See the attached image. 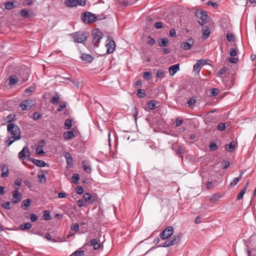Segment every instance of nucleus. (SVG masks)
Wrapping results in <instances>:
<instances>
[{"label":"nucleus","mask_w":256,"mask_h":256,"mask_svg":"<svg viewBox=\"0 0 256 256\" xmlns=\"http://www.w3.org/2000/svg\"><path fill=\"white\" fill-rule=\"evenodd\" d=\"M96 15L86 12L82 14L81 19L85 24H90L96 22Z\"/></svg>","instance_id":"obj_3"},{"label":"nucleus","mask_w":256,"mask_h":256,"mask_svg":"<svg viewBox=\"0 0 256 256\" xmlns=\"http://www.w3.org/2000/svg\"><path fill=\"white\" fill-rule=\"evenodd\" d=\"M65 158L66 160V162L68 166H72L73 164V159L72 155L69 152H66L65 155Z\"/></svg>","instance_id":"obj_29"},{"label":"nucleus","mask_w":256,"mask_h":256,"mask_svg":"<svg viewBox=\"0 0 256 256\" xmlns=\"http://www.w3.org/2000/svg\"><path fill=\"white\" fill-rule=\"evenodd\" d=\"M38 178L40 182H44L46 181V178L45 176V175L44 174L38 175Z\"/></svg>","instance_id":"obj_55"},{"label":"nucleus","mask_w":256,"mask_h":256,"mask_svg":"<svg viewBox=\"0 0 256 256\" xmlns=\"http://www.w3.org/2000/svg\"><path fill=\"white\" fill-rule=\"evenodd\" d=\"M41 117H42V115L41 114H40L38 112H35L34 113L32 118L34 120H37L38 119L40 118Z\"/></svg>","instance_id":"obj_64"},{"label":"nucleus","mask_w":256,"mask_h":256,"mask_svg":"<svg viewBox=\"0 0 256 256\" xmlns=\"http://www.w3.org/2000/svg\"><path fill=\"white\" fill-rule=\"evenodd\" d=\"M12 203L17 204L21 200L22 195L18 192V188H16V189L12 192Z\"/></svg>","instance_id":"obj_9"},{"label":"nucleus","mask_w":256,"mask_h":256,"mask_svg":"<svg viewBox=\"0 0 256 256\" xmlns=\"http://www.w3.org/2000/svg\"><path fill=\"white\" fill-rule=\"evenodd\" d=\"M44 214H43L42 218L44 220H50L51 219V216L48 211H44Z\"/></svg>","instance_id":"obj_43"},{"label":"nucleus","mask_w":256,"mask_h":256,"mask_svg":"<svg viewBox=\"0 0 256 256\" xmlns=\"http://www.w3.org/2000/svg\"><path fill=\"white\" fill-rule=\"evenodd\" d=\"M7 130L12 136L20 137L21 132L19 127L14 123H10L7 126Z\"/></svg>","instance_id":"obj_2"},{"label":"nucleus","mask_w":256,"mask_h":256,"mask_svg":"<svg viewBox=\"0 0 256 256\" xmlns=\"http://www.w3.org/2000/svg\"><path fill=\"white\" fill-rule=\"evenodd\" d=\"M86 203V202H85L84 199H82V198L80 199L78 202V206L80 207H82V206H85Z\"/></svg>","instance_id":"obj_61"},{"label":"nucleus","mask_w":256,"mask_h":256,"mask_svg":"<svg viewBox=\"0 0 256 256\" xmlns=\"http://www.w3.org/2000/svg\"><path fill=\"white\" fill-rule=\"evenodd\" d=\"M85 202H89L90 204H92L94 202V196H92L91 194L90 193H86L84 194L83 196Z\"/></svg>","instance_id":"obj_20"},{"label":"nucleus","mask_w":256,"mask_h":256,"mask_svg":"<svg viewBox=\"0 0 256 256\" xmlns=\"http://www.w3.org/2000/svg\"><path fill=\"white\" fill-rule=\"evenodd\" d=\"M174 234V228L172 226H168L160 234L162 240H166Z\"/></svg>","instance_id":"obj_6"},{"label":"nucleus","mask_w":256,"mask_h":256,"mask_svg":"<svg viewBox=\"0 0 256 256\" xmlns=\"http://www.w3.org/2000/svg\"><path fill=\"white\" fill-rule=\"evenodd\" d=\"M8 168L7 166L3 165L1 168V176L3 178H6L8 176Z\"/></svg>","instance_id":"obj_25"},{"label":"nucleus","mask_w":256,"mask_h":256,"mask_svg":"<svg viewBox=\"0 0 256 256\" xmlns=\"http://www.w3.org/2000/svg\"><path fill=\"white\" fill-rule=\"evenodd\" d=\"M8 84L10 86L14 85L18 81L17 76L16 75H12L8 78Z\"/></svg>","instance_id":"obj_28"},{"label":"nucleus","mask_w":256,"mask_h":256,"mask_svg":"<svg viewBox=\"0 0 256 256\" xmlns=\"http://www.w3.org/2000/svg\"><path fill=\"white\" fill-rule=\"evenodd\" d=\"M218 129L220 131L224 130L226 128L225 124L224 123H220L217 126Z\"/></svg>","instance_id":"obj_57"},{"label":"nucleus","mask_w":256,"mask_h":256,"mask_svg":"<svg viewBox=\"0 0 256 256\" xmlns=\"http://www.w3.org/2000/svg\"><path fill=\"white\" fill-rule=\"evenodd\" d=\"M64 126H66V129H70L72 126V120L69 118L66 119L64 122Z\"/></svg>","instance_id":"obj_36"},{"label":"nucleus","mask_w":256,"mask_h":256,"mask_svg":"<svg viewBox=\"0 0 256 256\" xmlns=\"http://www.w3.org/2000/svg\"><path fill=\"white\" fill-rule=\"evenodd\" d=\"M35 104L36 102L34 100L30 99L26 100L23 101L20 104V107L22 110H29Z\"/></svg>","instance_id":"obj_7"},{"label":"nucleus","mask_w":256,"mask_h":256,"mask_svg":"<svg viewBox=\"0 0 256 256\" xmlns=\"http://www.w3.org/2000/svg\"><path fill=\"white\" fill-rule=\"evenodd\" d=\"M194 44V41L192 38H190L188 40V42H182L181 47L184 50H188Z\"/></svg>","instance_id":"obj_10"},{"label":"nucleus","mask_w":256,"mask_h":256,"mask_svg":"<svg viewBox=\"0 0 256 256\" xmlns=\"http://www.w3.org/2000/svg\"><path fill=\"white\" fill-rule=\"evenodd\" d=\"M172 246V243H171V242H170V240L169 239V240H166V241L164 242L162 246H158V247H168V246Z\"/></svg>","instance_id":"obj_49"},{"label":"nucleus","mask_w":256,"mask_h":256,"mask_svg":"<svg viewBox=\"0 0 256 256\" xmlns=\"http://www.w3.org/2000/svg\"><path fill=\"white\" fill-rule=\"evenodd\" d=\"M16 114H11L8 116L6 118V120L7 121V122H9L10 124L12 122L14 121L15 119Z\"/></svg>","instance_id":"obj_34"},{"label":"nucleus","mask_w":256,"mask_h":256,"mask_svg":"<svg viewBox=\"0 0 256 256\" xmlns=\"http://www.w3.org/2000/svg\"><path fill=\"white\" fill-rule=\"evenodd\" d=\"M182 238V234H178V236H174L172 238H170V242L172 246L178 244Z\"/></svg>","instance_id":"obj_21"},{"label":"nucleus","mask_w":256,"mask_h":256,"mask_svg":"<svg viewBox=\"0 0 256 256\" xmlns=\"http://www.w3.org/2000/svg\"><path fill=\"white\" fill-rule=\"evenodd\" d=\"M2 206L6 210H10L12 208L10 206V202H4L2 204Z\"/></svg>","instance_id":"obj_50"},{"label":"nucleus","mask_w":256,"mask_h":256,"mask_svg":"<svg viewBox=\"0 0 256 256\" xmlns=\"http://www.w3.org/2000/svg\"><path fill=\"white\" fill-rule=\"evenodd\" d=\"M63 136L64 139L68 140L74 138L76 135L74 130H72L71 131H67L64 132L63 134Z\"/></svg>","instance_id":"obj_16"},{"label":"nucleus","mask_w":256,"mask_h":256,"mask_svg":"<svg viewBox=\"0 0 256 256\" xmlns=\"http://www.w3.org/2000/svg\"><path fill=\"white\" fill-rule=\"evenodd\" d=\"M80 58L84 63H90L94 60V58L90 54L83 53L80 56Z\"/></svg>","instance_id":"obj_12"},{"label":"nucleus","mask_w":256,"mask_h":256,"mask_svg":"<svg viewBox=\"0 0 256 256\" xmlns=\"http://www.w3.org/2000/svg\"><path fill=\"white\" fill-rule=\"evenodd\" d=\"M226 39L228 42H232L234 40V36L232 33H228L226 34Z\"/></svg>","instance_id":"obj_54"},{"label":"nucleus","mask_w":256,"mask_h":256,"mask_svg":"<svg viewBox=\"0 0 256 256\" xmlns=\"http://www.w3.org/2000/svg\"><path fill=\"white\" fill-rule=\"evenodd\" d=\"M46 142L44 140H39L37 143V148H42L44 146Z\"/></svg>","instance_id":"obj_60"},{"label":"nucleus","mask_w":256,"mask_h":256,"mask_svg":"<svg viewBox=\"0 0 256 256\" xmlns=\"http://www.w3.org/2000/svg\"><path fill=\"white\" fill-rule=\"evenodd\" d=\"M66 106V103L64 102H60V104L58 108L57 109V111L60 112L62 111L64 108Z\"/></svg>","instance_id":"obj_44"},{"label":"nucleus","mask_w":256,"mask_h":256,"mask_svg":"<svg viewBox=\"0 0 256 256\" xmlns=\"http://www.w3.org/2000/svg\"><path fill=\"white\" fill-rule=\"evenodd\" d=\"M106 46L107 48V54H110L114 51L115 42L111 37L108 36V40L106 41Z\"/></svg>","instance_id":"obj_8"},{"label":"nucleus","mask_w":256,"mask_h":256,"mask_svg":"<svg viewBox=\"0 0 256 256\" xmlns=\"http://www.w3.org/2000/svg\"><path fill=\"white\" fill-rule=\"evenodd\" d=\"M82 166L84 171H86L87 173H90L91 172V168L90 166L88 164H84V162H82Z\"/></svg>","instance_id":"obj_42"},{"label":"nucleus","mask_w":256,"mask_h":256,"mask_svg":"<svg viewBox=\"0 0 256 256\" xmlns=\"http://www.w3.org/2000/svg\"><path fill=\"white\" fill-rule=\"evenodd\" d=\"M68 7H74L77 6L76 0H65L64 2Z\"/></svg>","instance_id":"obj_27"},{"label":"nucleus","mask_w":256,"mask_h":256,"mask_svg":"<svg viewBox=\"0 0 256 256\" xmlns=\"http://www.w3.org/2000/svg\"><path fill=\"white\" fill-rule=\"evenodd\" d=\"M196 16L200 20H198V24L203 26L204 24L208 22V16L206 12L202 10H197L195 13Z\"/></svg>","instance_id":"obj_5"},{"label":"nucleus","mask_w":256,"mask_h":256,"mask_svg":"<svg viewBox=\"0 0 256 256\" xmlns=\"http://www.w3.org/2000/svg\"><path fill=\"white\" fill-rule=\"evenodd\" d=\"M84 252L82 250H76L73 252L70 256H84Z\"/></svg>","instance_id":"obj_39"},{"label":"nucleus","mask_w":256,"mask_h":256,"mask_svg":"<svg viewBox=\"0 0 256 256\" xmlns=\"http://www.w3.org/2000/svg\"><path fill=\"white\" fill-rule=\"evenodd\" d=\"M209 148L210 150L214 151L217 149L218 146L216 143L212 142L209 145Z\"/></svg>","instance_id":"obj_53"},{"label":"nucleus","mask_w":256,"mask_h":256,"mask_svg":"<svg viewBox=\"0 0 256 256\" xmlns=\"http://www.w3.org/2000/svg\"><path fill=\"white\" fill-rule=\"evenodd\" d=\"M32 163L39 167L48 166V164L42 160H38L34 158L32 160Z\"/></svg>","instance_id":"obj_15"},{"label":"nucleus","mask_w":256,"mask_h":256,"mask_svg":"<svg viewBox=\"0 0 256 256\" xmlns=\"http://www.w3.org/2000/svg\"><path fill=\"white\" fill-rule=\"evenodd\" d=\"M168 40L167 38H160L158 40V45L162 47H166L168 45Z\"/></svg>","instance_id":"obj_19"},{"label":"nucleus","mask_w":256,"mask_h":256,"mask_svg":"<svg viewBox=\"0 0 256 256\" xmlns=\"http://www.w3.org/2000/svg\"><path fill=\"white\" fill-rule=\"evenodd\" d=\"M32 226V224L30 222H26L20 226V228L22 230H30Z\"/></svg>","instance_id":"obj_32"},{"label":"nucleus","mask_w":256,"mask_h":256,"mask_svg":"<svg viewBox=\"0 0 256 256\" xmlns=\"http://www.w3.org/2000/svg\"><path fill=\"white\" fill-rule=\"evenodd\" d=\"M219 92V90L216 88H213L210 90V96H216Z\"/></svg>","instance_id":"obj_38"},{"label":"nucleus","mask_w":256,"mask_h":256,"mask_svg":"<svg viewBox=\"0 0 256 256\" xmlns=\"http://www.w3.org/2000/svg\"><path fill=\"white\" fill-rule=\"evenodd\" d=\"M246 191H245V188H242L240 190L239 194L238 195L236 200H240L242 199L243 198V196H244V194L246 193Z\"/></svg>","instance_id":"obj_47"},{"label":"nucleus","mask_w":256,"mask_h":256,"mask_svg":"<svg viewBox=\"0 0 256 256\" xmlns=\"http://www.w3.org/2000/svg\"><path fill=\"white\" fill-rule=\"evenodd\" d=\"M92 36H93V43L94 47H98L99 42L102 38L103 34L98 28H95L92 30Z\"/></svg>","instance_id":"obj_4"},{"label":"nucleus","mask_w":256,"mask_h":256,"mask_svg":"<svg viewBox=\"0 0 256 256\" xmlns=\"http://www.w3.org/2000/svg\"><path fill=\"white\" fill-rule=\"evenodd\" d=\"M236 142L232 141L230 144L226 145L225 148L228 152H232L234 150Z\"/></svg>","instance_id":"obj_23"},{"label":"nucleus","mask_w":256,"mask_h":256,"mask_svg":"<svg viewBox=\"0 0 256 256\" xmlns=\"http://www.w3.org/2000/svg\"><path fill=\"white\" fill-rule=\"evenodd\" d=\"M196 102V100L194 98H190L187 101V104L188 106L194 105Z\"/></svg>","instance_id":"obj_41"},{"label":"nucleus","mask_w":256,"mask_h":256,"mask_svg":"<svg viewBox=\"0 0 256 256\" xmlns=\"http://www.w3.org/2000/svg\"><path fill=\"white\" fill-rule=\"evenodd\" d=\"M227 70V68L225 66H223L222 68H220L218 72L217 75L218 76H221L224 74Z\"/></svg>","instance_id":"obj_46"},{"label":"nucleus","mask_w":256,"mask_h":256,"mask_svg":"<svg viewBox=\"0 0 256 256\" xmlns=\"http://www.w3.org/2000/svg\"><path fill=\"white\" fill-rule=\"evenodd\" d=\"M230 165V162L228 161H224L222 162L220 166L224 168H228Z\"/></svg>","instance_id":"obj_48"},{"label":"nucleus","mask_w":256,"mask_h":256,"mask_svg":"<svg viewBox=\"0 0 256 256\" xmlns=\"http://www.w3.org/2000/svg\"><path fill=\"white\" fill-rule=\"evenodd\" d=\"M156 102L154 100H150L148 102V107L150 110H154L157 108L156 106Z\"/></svg>","instance_id":"obj_31"},{"label":"nucleus","mask_w":256,"mask_h":256,"mask_svg":"<svg viewBox=\"0 0 256 256\" xmlns=\"http://www.w3.org/2000/svg\"><path fill=\"white\" fill-rule=\"evenodd\" d=\"M75 42L82 43L85 42L88 36V33L86 32L78 31L70 34Z\"/></svg>","instance_id":"obj_1"},{"label":"nucleus","mask_w":256,"mask_h":256,"mask_svg":"<svg viewBox=\"0 0 256 256\" xmlns=\"http://www.w3.org/2000/svg\"><path fill=\"white\" fill-rule=\"evenodd\" d=\"M20 14L21 16L24 18H30V10L26 9H22L20 11Z\"/></svg>","instance_id":"obj_30"},{"label":"nucleus","mask_w":256,"mask_h":256,"mask_svg":"<svg viewBox=\"0 0 256 256\" xmlns=\"http://www.w3.org/2000/svg\"><path fill=\"white\" fill-rule=\"evenodd\" d=\"M164 72L163 70L160 69L157 70L156 76L158 78H162L164 76Z\"/></svg>","instance_id":"obj_51"},{"label":"nucleus","mask_w":256,"mask_h":256,"mask_svg":"<svg viewBox=\"0 0 256 256\" xmlns=\"http://www.w3.org/2000/svg\"><path fill=\"white\" fill-rule=\"evenodd\" d=\"M58 99L59 95L58 94H56L54 96L50 98V102L51 103L54 104H58Z\"/></svg>","instance_id":"obj_33"},{"label":"nucleus","mask_w":256,"mask_h":256,"mask_svg":"<svg viewBox=\"0 0 256 256\" xmlns=\"http://www.w3.org/2000/svg\"><path fill=\"white\" fill-rule=\"evenodd\" d=\"M70 228L72 230L77 232L79 230V225L76 223H74L71 226Z\"/></svg>","instance_id":"obj_56"},{"label":"nucleus","mask_w":256,"mask_h":256,"mask_svg":"<svg viewBox=\"0 0 256 256\" xmlns=\"http://www.w3.org/2000/svg\"><path fill=\"white\" fill-rule=\"evenodd\" d=\"M206 60H198L196 63L194 64L193 67L194 71H197L199 72L202 68V66L206 64Z\"/></svg>","instance_id":"obj_11"},{"label":"nucleus","mask_w":256,"mask_h":256,"mask_svg":"<svg viewBox=\"0 0 256 256\" xmlns=\"http://www.w3.org/2000/svg\"><path fill=\"white\" fill-rule=\"evenodd\" d=\"M137 96L140 98H144L146 96V94L144 90L140 89L138 90Z\"/></svg>","instance_id":"obj_35"},{"label":"nucleus","mask_w":256,"mask_h":256,"mask_svg":"<svg viewBox=\"0 0 256 256\" xmlns=\"http://www.w3.org/2000/svg\"><path fill=\"white\" fill-rule=\"evenodd\" d=\"M184 122L182 118L181 117H178L175 121V124L176 127L180 126Z\"/></svg>","instance_id":"obj_40"},{"label":"nucleus","mask_w":256,"mask_h":256,"mask_svg":"<svg viewBox=\"0 0 256 256\" xmlns=\"http://www.w3.org/2000/svg\"><path fill=\"white\" fill-rule=\"evenodd\" d=\"M90 245L92 246L94 250H98L100 246L99 240L96 239H92L90 242Z\"/></svg>","instance_id":"obj_26"},{"label":"nucleus","mask_w":256,"mask_h":256,"mask_svg":"<svg viewBox=\"0 0 256 256\" xmlns=\"http://www.w3.org/2000/svg\"><path fill=\"white\" fill-rule=\"evenodd\" d=\"M202 32V38L204 40L207 39L210 34L209 28L206 26H204Z\"/></svg>","instance_id":"obj_14"},{"label":"nucleus","mask_w":256,"mask_h":256,"mask_svg":"<svg viewBox=\"0 0 256 256\" xmlns=\"http://www.w3.org/2000/svg\"><path fill=\"white\" fill-rule=\"evenodd\" d=\"M30 219L32 222H35L38 220V217L36 214H32L30 215Z\"/></svg>","instance_id":"obj_59"},{"label":"nucleus","mask_w":256,"mask_h":256,"mask_svg":"<svg viewBox=\"0 0 256 256\" xmlns=\"http://www.w3.org/2000/svg\"><path fill=\"white\" fill-rule=\"evenodd\" d=\"M156 40L152 38L150 36H149L148 38V43L150 44L153 45L155 44Z\"/></svg>","instance_id":"obj_62"},{"label":"nucleus","mask_w":256,"mask_h":256,"mask_svg":"<svg viewBox=\"0 0 256 256\" xmlns=\"http://www.w3.org/2000/svg\"><path fill=\"white\" fill-rule=\"evenodd\" d=\"M240 180V176H238L234 178L233 180L230 182V186H235L238 182Z\"/></svg>","instance_id":"obj_45"},{"label":"nucleus","mask_w":256,"mask_h":256,"mask_svg":"<svg viewBox=\"0 0 256 256\" xmlns=\"http://www.w3.org/2000/svg\"><path fill=\"white\" fill-rule=\"evenodd\" d=\"M179 64L172 65L168 68L170 73L172 76H174L178 70H179Z\"/></svg>","instance_id":"obj_18"},{"label":"nucleus","mask_w":256,"mask_h":256,"mask_svg":"<svg viewBox=\"0 0 256 256\" xmlns=\"http://www.w3.org/2000/svg\"><path fill=\"white\" fill-rule=\"evenodd\" d=\"M76 192L78 194H82L84 192L83 188L82 186H78L76 188Z\"/></svg>","instance_id":"obj_63"},{"label":"nucleus","mask_w":256,"mask_h":256,"mask_svg":"<svg viewBox=\"0 0 256 256\" xmlns=\"http://www.w3.org/2000/svg\"><path fill=\"white\" fill-rule=\"evenodd\" d=\"M20 139V137L10 136L6 140L5 144L8 146H10L14 142Z\"/></svg>","instance_id":"obj_22"},{"label":"nucleus","mask_w":256,"mask_h":256,"mask_svg":"<svg viewBox=\"0 0 256 256\" xmlns=\"http://www.w3.org/2000/svg\"><path fill=\"white\" fill-rule=\"evenodd\" d=\"M28 153V148L24 146L22 150L18 153V158L20 160H24L26 157V154Z\"/></svg>","instance_id":"obj_13"},{"label":"nucleus","mask_w":256,"mask_h":256,"mask_svg":"<svg viewBox=\"0 0 256 256\" xmlns=\"http://www.w3.org/2000/svg\"><path fill=\"white\" fill-rule=\"evenodd\" d=\"M152 76V73L149 72H146L144 74V78L146 80H148Z\"/></svg>","instance_id":"obj_52"},{"label":"nucleus","mask_w":256,"mask_h":256,"mask_svg":"<svg viewBox=\"0 0 256 256\" xmlns=\"http://www.w3.org/2000/svg\"><path fill=\"white\" fill-rule=\"evenodd\" d=\"M31 200L30 199H26L22 203V207L24 210H28V208L30 207V204H31Z\"/></svg>","instance_id":"obj_24"},{"label":"nucleus","mask_w":256,"mask_h":256,"mask_svg":"<svg viewBox=\"0 0 256 256\" xmlns=\"http://www.w3.org/2000/svg\"><path fill=\"white\" fill-rule=\"evenodd\" d=\"M72 179L74 184H78V180L80 179L79 174H74L72 176Z\"/></svg>","instance_id":"obj_37"},{"label":"nucleus","mask_w":256,"mask_h":256,"mask_svg":"<svg viewBox=\"0 0 256 256\" xmlns=\"http://www.w3.org/2000/svg\"><path fill=\"white\" fill-rule=\"evenodd\" d=\"M5 8L7 10H11L18 6V3L17 2H8L5 3Z\"/></svg>","instance_id":"obj_17"},{"label":"nucleus","mask_w":256,"mask_h":256,"mask_svg":"<svg viewBox=\"0 0 256 256\" xmlns=\"http://www.w3.org/2000/svg\"><path fill=\"white\" fill-rule=\"evenodd\" d=\"M230 54L231 56L234 57L236 56L237 51L235 48H230Z\"/></svg>","instance_id":"obj_58"}]
</instances>
